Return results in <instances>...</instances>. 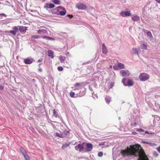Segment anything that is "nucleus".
I'll use <instances>...</instances> for the list:
<instances>
[{
    "label": "nucleus",
    "instance_id": "obj_22",
    "mask_svg": "<svg viewBox=\"0 0 160 160\" xmlns=\"http://www.w3.org/2000/svg\"><path fill=\"white\" fill-rule=\"evenodd\" d=\"M140 48H141V49H147V44H141L140 46Z\"/></svg>",
    "mask_w": 160,
    "mask_h": 160
},
{
    "label": "nucleus",
    "instance_id": "obj_54",
    "mask_svg": "<svg viewBox=\"0 0 160 160\" xmlns=\"http://www.w3.org/2000/svg\"><path fill=\"white\" fill-rule=\"evenodd\" d=\"M99 145H102V143H100V144H99Z\"/></svg>",
    "mask_w": 160,
    "mask_h": 160
},
{
    "label": "nucleus",
    "instance_id": "obj_51",
    "mask_svg": "<svg viewBox=\"0 0 160 160\" xmlns=\"http://www.w3.org/2000/svg\"><path fill=\"white\" fill-rule=\"evenodd\" d=\"M132 133L133 134H136V132H133Z\"/></svg>",
    "mask_w": 160,
    "mask_h": 160
},
{
    "label": "nucleus",
    "instance_id": "obj_45",
    "mask_svg": "<svg viewBox=\"0 0 160 160\" xmlns=\"http://www.w3.org/2000/svg\"><path fill=\"white\" fill-rule=\"evenodd\" d=\"M66 55L68 56H70V53L69 52H68L66 53Z\"/></svg>",
    "mask_w": 160,
    "mask_h": 160
},
{
    "label": "nucleus",
    "instance_id": "obj_35",
    "mask_svg": "<svg viewBox=\"0 0 160 160\" xmlns=\"http://www.w3.org/2000/svg\"><path fill=\"white\" fill-rule=\"evenodd\" d=\"M145 133L146 134H149L152 135H155V133L154 132L150 133L148 131H146L145 132Z\"/></svg>",
    "mask_w": 160,
    "mask_h": 160
},
{
    "label": "nucleus",
    "instance_id": "obj_42",
    "mask_svg": "<svg viewBox=\"0 0 160 160\" xmlns=\"http://www.w3.org/2000/svg\"><path fill=\"white\" fill-rule=\"evenodd\" d=\"M157 150L158 152L160 153V146L157 148Z\"/></svg>",
    "mask_w": 160,
    "mask_h": 160
},
{
    "label": "nucleus",
    "instance_id": "obj_27",
    "mask_svg": "<svg viewBox=\"0 0 160 160\" xmlns=\"http://www.w3.org/2000/svg\"><path fill=\"white\" fill-rule=\"evenodd\" d=\"M69 144L68 143H65L63 145L62 147V148L63 149H65L66 148L69 146Z\"/></svg>",
    "mask_w": 160,
    "mask_h": 160
},
{
    "label": "nucleus",
    "instance_id": "obj_34",
    "mask_svg": "<svg viewBox=\"0 0 160 160\" xmlns=\"http://www.w3.org/2000/svg\"><path fill=\"white\" fill-rule=\"evenodd\" d=\"M103 155V153L102 152H99L98 153V156L99 157H101Z\"/></svg>",
    "mask_w": 160,
    "mask_h": 160
},
{
    "label": "nucleus",
    "instance_id": "obj_37",
    "mask_svg": "<svg viewBox=\"0 0 160 160\" xmlns=\"http://www.w3.org/2000/svg\"><path fill=\"white\" fill-rule=\"evenodd\" d=\"M137 131H138L139 132H143L144 130L141 128L138 129L137 130Z\"/></svg>",
    "mask_w": 160,
    "mask_h": 160
},
{
    "label": "nucleus",
    "instance_id": "obj_20",
    "mask_svg": "<svg viewBox=\"0 0 160 160\" xmlns=\"http://www.w3.org/2000/svg\"><path fill=\"white\" fill-rule=\"evenodd\" d=\"M142 142L143 143H146L147 144H148L149 146H156V144L154 143H152L151 142H146V141H142Z\"/></svg>",
    "mask_w": 160,
    "mask_h": 160
},
{
    "label": "nucleus",
    "instance_id": "obj_48",
    "mask_svg": "<svg viewBox=\"0 0 160 160\" xmlns=\"http://www.w3.org/2000/svg\"><path fill=\"white\" fill-rule=\"evenodd\" d=\"M156 1L158 3H160V0H156Z\"/></svg>",
    "mask_w": 160,
    "mask_h": 160
},
{
    "label": "nucleus",
    "instance_id": "obj_14",
    "mask_svg": "<svg viewBox=\"0 0 160 160\" xmlns=\"http://www.w3.org/2000/svg\"><path fill=\"white\" fill-rule=\"evenodd\" d=\"M102 52L104 54H106L108 53L107 49L104 44L102 45Z\"/></svg>",
    "mask_w": 160,
    "mask_h": 160
},
{
    "label": "nucleus",
    "instance_id": "obj_19",
    "mask_svg": "<svg viewBox=\"0 0 160 160\" xmlns=\"http://www.w3.org/2000/svg\"><path fill=\"white\" fill-rule=\"evenodd\" d=\"M38 33L39 34H43L47 33L46 30L44 29H40L37 31Z\"/></svg>",
    "mask_w": 160,
    "mask_h": 160
},
{
    "label": "nucleus",
    "instance_id": "obj_56",
    "mask_svg": "<svg viewBox=\"0 0 160 160\" xmlns=\"http://www.w3.org/2000/svg\"><path fill=\"white\" fill-rule=\"evenodd\" d=\"M1 32V31H0V32Z\"/></svg>",
    "mask_w": 160,
    "mask_h": 160
},
{
    "label": "nucleus",
    "instance_id": "obj_55",
    "mask_svg": "<svg viewBox=\"0 0 160 160\" xmlns=\"http://www.w3.org/2000/svg\"><path fill=\"white\" fill-rule=\"evenodd\" d=\"M119 119L120 120V117L119 118Z\"/></svg>",
    "mask_w": 160,
    "mask_h": 160
},
{
    "label": "nucleus",
    "instance_id": "obj_43",
    "mask_svg": "<svg viewBox=\"0 0 160 160\" xmlns=\"http://www.w3.org/2000/svg\"><path fill=\"white\" fill-rule=\"evenodd\" d=\"M68 17L70 18H71L73 16L72 15H68Z\"/></svg>",
    "mask_w": 160,
    "mask_h": 160
},
{
    "label": "nucleus",
    "instance_id": "obj_32",
    "mask_svg": "<svg viewBox=\"0 0 160 160\" xmlns=\"http://www.w3.org/2000/svg\"><path fill=\"white\" fill-rule=\"evenodd\" d=\"M40 37L38 35H33L31 37V39H32L33 38H39Z\"/></svg>",
    "mask_w": 160,
    "mask_h": 160
},
{
    "label": "nucleus",
    "instance_id": "obj_17",
    "mask_svg": "<svg viewBox=\"0 0 160 160\" xmlns=\"http://www.w3.org/2000/svg\"><path fill=\"white\" fill-rule=\"evenodd\" d=\"M132 19L134 21H138L139 20V17L137 15H135L132 17Z\"/></svg>",
    "mask_w": 160,
    "mask_h": 160
},
{
    "label": "nucleus",
    "instance_id": "obj_11",
    "mask_svg": "<svg viewBox=\"0 0 160 160\" xmlns=\"http://www.w3.org/2000/svg\"><path fill=\"white\" fill-rule=\"evenodd\" d=\"M84 147L82 144H79L77 146H75V148L76 150L78 151L79 152H81L82 149Z\"/></svg>",
    "mask_w": 160,
    "mask_h": 160
},
{
    "label": "nucleus",
    "instance_id": "obj_16",
    "mask_svg": "<svg viewBox=\"0 0 160 160\" xmlns=\"http://www.w3.org/2000/svg\"><path fill=\"white\" fill-rule=\"evenodd\" d=\"M85 83L84 82H82L81 83H76L74 85V87H80L81 88L84 86Z\"/></svg>",
    "mask_w": 160,
    "mask_h": 160
},
{
    "label": "nucleus",
    "instance_id": "obj_38",
    "mask_svg": "<svg viewBox=\"0 0 160 160\" xmlns=\"http://www.w3.org/2000/svg\"><path fill=\"white\" fill-rule=\"evenodd\" d=\"M0 16L1 17L3 16L5 17H6L7 15L4 13H1L0 14Z\"/></svg>",
    "mask_w": 160,
    "mask_h": 160
},
{
    "label": "nucleus",
    "instance_id": "obj_21",
    "mask_svg": "<svg viewBox=\"0 0 160 160\" xmlns=\"http://www.w3.org/2000/svg\"><path fill=\"white\" fill-rule=\"evenodd\" d=\"M53 116L56 118H58L59 117L58 112L56 111L55 109L53 110Z\"/></svg>",
    "mask_w": 160,
    "mask_h": 160
},
{
    "label": "nucleus",
    "instance_id": "obj_6",
    "mask_svg": "<svg viewBox=\"0 0 160 160\" xmlns=\"http://www.w3.org/2000/svg\"><path fill=\"white\" fill-rule=\"evenodd\" d=\"M76 7L78 9L85 10L87 8V7L82 3H78L76 5Z\"/></svg>",
    "mask_w": 160,
    "mask_h": 160
},
{
    "label": "nucleus",
    "instance_id": "obj_1",
    "mask_svg": "<svg viewBox=\"0 0 160 160\" xmlns=\"http://www.w3.org/2000/svg\"><path fill=\"white\" fill-rule=\"evenodd\" d=\"M121 153L124 157H138L137 160H149L140 145L138 144L135 145L131 146L130 147H127L126 149L122 150Z\"/></svg>",
    "mask_w": 160,
    "mask_h": 160
},
{
    "label": "nucleus",
    "instance_id": "obj_53",
    "mask_svg": "<svg viewBox=\"0 0 160 160\" xmlns=\"http://www.w3.org/2000/svg\"><path fill=\"white\" fill-rule=\"evenodd\" d=\"M110 68H112V66H110Z\"/></svg>",
    "mask_w": 160,
    "mask_h": 160
},
{
    "label": "nucleus",
    "instance_id": "obj_26",
    "mask_svg": "<svg viewBox=\"0 0 160 160\" xmlns=\"http://www.w3.org/2000/svg\"><path fill=\"white\" fill-rule=\"evenodd\" d=\"M118 66L120 69H123L124 68V65L121 63H118Z\"/></svg>",
    "mask_w": 160,
    "mask_h": 160
},
{
    "label": "nucleus",
    "instance_id": "obj_12",
    "mask_svg": "<svg viewBox=\"0 0 160 160\" xmlns=\"http://www.w3.org/2000/svg\"><path fill=\"white\" fill-rule=\"evenodd\" d=\"M55 7V5L54 4L52 3L49 4L47 3L44 6V8H46L47 10L48 8L51 9Z\"/></svg>",
    "mask_w": 160,
    "mask_h": 160
},
{
    "label": "nucleus",
    "instance_id": "obj_29",
    "mask_svg": "<svg viewBox=\"0 0 160 160\" xmlns=\"http://www.w3.org/2000/svg\"><path fill=\"white\" fill-rule=\"evenodd\" d=\"M59 59H60V61H61V62H64V60H65V58L61 56H60V57H59Z\"/></svg>",
    "mask_w": 160,
    "mask_h": 160
},
{
    "label": "nucleus",
    "instance_id": "obj_18",
    "mask_svg": "<svg viewBox=\"0 0 160 160\" xmlns=\"http://www.w3.org/2000/svg\"><path fill=\"white\" fill-rule=\"evenodd\" d=\"M48 56L49 57H50L52 58L54 57L53 56V52L50 50H48Z\"/></svg>",
    "mask_w": 160,
    "mask_h": 160
},
{
    "label": "nucleus",
    "instance_id": "obj_36",
    "mask_svg": "<svg viewBox=\"0 0 160 160\" xmlns=\"http://www.w3.org/2000/svg\"><path fill=\"white\" fill-rule=\"evenodd\" d=\"M58 69L59 71H62L63 70V68L61 67H58Z\"/></svg>",
    "mask_w": 160,
    "mask_h": 160
},
{
    "label": "nucleus",
    "instance_id": "obj_57",
    "mask_svg": "<svg viewBox=\"0 0 160 160\" xmlns=\"http://www.w3.org/2000/svg\"><path fill=\"white\" fill-rule=\"evenodd\" d=\"M159 108H160V106H159Z\"/></svg>",
    "mask_w": 160,
    "mask_h": 160
},
{
    "label": "nucleus",
    "instance_id": "obj_47",
    "mask_svg": "<svg viewBox=\"0 0 160 160\" xmlns=\"http://www.w3.org/2000/svg\"><path fill=\"white\" fill-rule=\"evenodd\" d=\"M38 70L40 72H42V69L41 68H39Z\"/></svg>",
    "mask_w": 160,
    "mask_h": 160
},
{
    "label": "nucleus",
    "instance_id": "obj_4",
    "mask_svg": "<svg viewBox=\"0 0 160 160\" xmlns=\"http://www.w3.org/2000/svg\"><path fill=\"white\" fill-rule=\"evenodd\" d=\"M18 26H14L12 28V29L13 30L8 31L6 32L11 33L13 36H15L17 32L18 31Z\"/></svg>",
    "mask_w": 160,
    "mask_h": 160
},
{
    "label": "nucleus",
    "instance_id": "obj_39",
    "mask_svg": "<svg viewBox=\"0 0 160 160\" xmlns=\"http://www.w3.org/2000/svg\"><path fill=\"white\" fill-rule=\"evenodd\" d=\"M48 39L50 40H54V38L50 37H48Z\"/></svg>",
    "mask_w": 160,
    "mask_h": 160
},
{
    "label": "nucleus",
    "instance_id": "obj_2",
    "mask_svg": "<svg viewBox=\"0 0 160 160\" xmlns=\"http://www.w3.org/2000/svg\"><path fill=\"white\" fill-rule=\"evenodd\" d=\"M149 78V75L144 73H140L139 76V78L141 81H146L148 80Z\"/></svg>",
    "mask_w": 160,
    "mask_h": 160
},
{
    "label": "nucleus",
    "instance_id": "obj_25",
    "mask_svg": "<svg viewBox=\"0 0 160 160\" xmlns=\"http://www.w3.org/2000/svg\"><path fill=\"white\" fill-rule=\"evenodd\" d=\"M139 49L137 48H132V51H133V52L135 54H137L138 56V51Z\"/></svg>",
    "mask_w": 160,
    "mask_h": 160
},
{
    "label": "nucleus",
    "instance_id": "obj_31",
    "mask_svg": "<svg viewBox=\"0 0 160 160\" xmlns=\"http://www.w3.org/2000/svg\"><path fill=\"white\" fill-rule=\"evenodd\" d=\"M68 132L66 131H64L62 133V134L63 136V137H66L68 135Z\"/></svg>",
    "mask_w": 160,
    "mask_h": 160
},
{
    "label": "nucleus",
    "instance_id": "obj_28",
    "mask_svg": "<svg viewBox=\"0 0 160 160\" xmlns=\"http://www.w3.org/2000/svg\"><path fill=\"white\" fill-rule=\"evenodd\" d=\"M56 136L58 137L63 138V136L62 133H58V132H56Z\"/></svg>",
    "mask_w": 160,
    "mask_h": 160
},
{
    "label": "nucleus",
    "instance_id": "obj_41",
    "mask_svg": "<svg viewBox=\"0 0 160 160\" xmlns=\"http://www.w3.org/2000/svg\"><path fill=\"white\" fill-rule=\"evenodd\" d=\"M3 87L0 85V90H2L3 89Z\"/></svg>",
    "mask_w": 160,
    "mask_h": 160
},
{
    "label": "nucleus",
    "instance_id": "obj_13",
    "mask_svg": "<svg viewBox=\"0 0 160 160\" xmlns=\"http://www.w3.org/2000/svg\"><path fill=\"white\" fill-rule=\"evenodd\" d=\"M18 30L21 33H24L26 32L27 30V28L23 26H18Z\"/></svg>",
    "mask_w": 160,
    "mask_h": 160
},
{
    "label": "nucleus",
    "instance_id": "obj_9",
    "mask_svg": "<svg viewBox=\"0 0 160 160\" xmlns=\"http://www.w3.org/2000/svg\"><path fill=\"white\" fill-rule=\"evenodd\" d=\"M24 62L25 64H30L32 63L33 61V59L32 58H28L23 59Z\"/></svg>",
    "mask_w": 160,
    "mask_h": 160
},
{
    "label": "nucleus",
    "instance_id": "obj_8",
    "mask_svg": "<svg viewBox=\"0 0 160 160\" xmlns=\"http://www.w3.org/2000/svg\"><path fill=\"white\" fill-rule=\"evenodd\" d=\"M120 73L123 76H129L130 74L129 71L128 70H122L120 72Z\"/></svg>",
    "mask_w": 160,
    "mask_h": 160
},
{
    "label": "nucleus",
    "instance_id": "obj_46",
    "mask_svg": "<svg viewBox=\"0 0 160 160\" xmlns=\"http://www.w3.org/2000/svg\"><path fill=\"white\" fill-rule=\"evenodd\" d=\"M42 61V59H39L38 60V62H41Z\"/></svg>",
    "mask_w": 160,
    "mask_h": 160
},
{
    "label": "nucleus",
    "instance_id": "obj_5",
    "mask_svg": "<svg viewBox=\"0 0 160 160\" xmlns=\"http://www.w3.org/2000/svg\"><path fill=\"white\" fill-rule=\"evenodd\" d=\"M56 10L59 12V14L61 16H63L66 13L65 9L61 6H59L56 8Z\"/></svg>",
    "mask_w": 160,
    "mask_h": 160
},
{
    "label": "nucleus",
    "instance_id": "obj_23",
    "mask_svg": "<svg viewBox=\"0 0 160 160\" xmlns=\"http://www.w3.org/2000/svg\"><path fill=\"white\" fill-rule=\"evenodd\" d=\"M105 99L107 103H108L110 102L111 100V98L108 96H106Z\"/></svg>",
    "mask_w": 160,
    "mask_h": 160
},
{
    "label": "nucleus",
    "instance_id": "obj_40",
    "mask_svg": "<svg viewBox=\"0 0 160 160\" xmlns=\"http://www.w3.org/2000/svg\"><path fill=\"white\" fill-rule=\"evenodd\" d=\"M113 68L114 70L117 69V66H113Z\"/></svg>",
    "mask_w": 160,
    "mask_h": 160
},
{
    "label": "nucleus",
    "instance_id": "obj_15",
    "mask_svg": "<svg viewBox=\"0 0 160 160\" xmlns=\"http://www.w3.org/2000/svg\"><path fill=\"white\" fill-rule=\"evenodd\" d=\"M86 147L87 148V151L90 152L91 151L92 148V144L90 143H87L86 145Z\"/></svg>",
    "mask_w": 160,
    "mask_h": 160
},
{
    "label": "nucleus",
    "instance_id": "obj_49",
    "mask_svg": "<svg viewBox=\"0 0 160 160\" xmlns=\"http://www.w3.org/2000/svg\"><path fill=\"white\" fill-rule=\"evenodd\" d=\"M6 4H8H8H10V3H9V2H8L7 1V2H6Z\"/></svg>",
    "mask_w": 160,
    "mask_h": 160
},
{
    "label": "nucleus",
    "instance_id": "obj_44",
    "mask_svg": "<svg viewBox=\"0 0 160 160\" xmlns=\"http://www.w3.org/2000/svg\"><path fill=\"white\" fill-rule=\"evenodd\" d=\"M48 37H47V36H44V37H42L43 38H44V39L46 38L47 39H48Z\"/></svg>",
    "mask_w": 160,
    "mask_h": 160
},
{
    "label": "nucleus",
    "instance_id": "obj_24",
    "mask_svg": "<svg viewBox=\"0 0 160 160\" xmlns=\"http://www.w3.org/2000/svg\"><path fill=\"white\" fill-rule=\"evenodd\" d=\"M52 1L56 4L60 5V2L59 0H52Z\"/></svg>",
    "mask_w": 160,
    "mask_h": 160
},
{
    "label": "nucleus",
    "instance_id": "obj_50",
    "mask_svg": "<svg viewBox=\"0 0 160 160\" xmlns=\"http://www.w3.org/2000/svg\"><path fill=\"white\" fill-rule=\"evenodd\" d=\"M155 106H157V105H158V106L159 105L158 104H156V103H155Z\"/></svg>",
    "mask_w": 160,
    "mask_h": 160
},
{
    "label": "nucleus",
    "instance_id": "obj_10",
    "mask_svg": "<svg viewBox=\"0 0 160 160\" xmlns=\"http://www.w3.org/2000/svg\"><path fill=\"white\" fill-rule=\"evenodd\" d=\"M121 15L123 17L129 16L131 15L130 11H122L120 13Z\"/></svg>",
    "mask_w": 160,
    "mask_h": 160
},
{
    "label": "nucleus",
    "instance_id": "obj_30",
    "mask_svg": "<svg viewBox=\"0 0 160 160\" xmlns=\"http://www.w3.org/2000/svg\"><path fill=\"white\" fill-rule=\"evenodd\" d=\"M147 35L148 37L149 38H152V35L151 33L150 32H148L147 33Z\"/></svg>",
    "mask_w": 160,
    "mask_h": 160
},
{
    "label": "nucleus",
    "instance_id": "obj_33",
    "mask_svg": "<svg viewBox=\"0 0 160 160\" xmlns=\"http://www.w3.org/2000/svg\"><path fill=\"white\" fill-rule=\"evenodd\" d=\"M70 95L71 97H74L75 93L73 92H70Z\"/></svg>",
    "mask_w": 160,
    "mask_h": 160
},
{
    "label": "nucleus",
    "instance_id": "obj_3",
    "mask_svg": "<svg viewBox=\"0 0 160 160\" xmlns=\"http://www.w3.org/2000/svg\"><path fill=\"white\" fill-rule=\"evenodd\" d=\"M126 80V78H124L122 81V82L123 83V85L125 86H132L134 84L133 81L131 79H128V81L127 82V83L125 82V81Z\"/></svg>",
    "mask_w": 160,
    "mask_h": 160
},
{
    "label": "nucleus",
    "instance_id": "obj_52",
    "mask_svg": "<svg viewBox=\"0 0 160 160\" xmlns=\"http://www.w3.org/2000/svg\"><path fill=\"white\" fill-rule=\"evenodd\" d=\"M41 63L39 64H38V66H39V67H40V65H41Z\"/></svg>",
    "mask_w": 160,
    "mask_h": 160
},
{
    "label": "nucleus",
    "instance_id": "obj_7",
    "mask_svg": "<svg viewBox=\"0 0 160 160\" xmlns=\"http://www.w3.org/2000/svg\"><path fill=\"white\" fill-rule=\"evenodd\" d=\"M20 150L21 152L22 153L23 155L24 158H25L26 160H30L29 157L27 155L26 151L25 150L22 148H21L20 149Z\"/></svg>",
    "mask_w": 160,
    "mask_h": 160
}]
</instances>
